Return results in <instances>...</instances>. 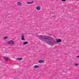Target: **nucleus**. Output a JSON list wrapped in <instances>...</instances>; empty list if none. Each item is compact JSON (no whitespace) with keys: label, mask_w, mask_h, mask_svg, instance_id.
I'll return each instance as SVG.
<instances>
[{"label":"nucleus","mask_w":79,"mask_h":79,"mask_svg":"<svg viewBox=\"0 0 79 79\" xmlns=\"http://www.w3.org/2000/svg\"><path fill=\"white\" fill-rule=\"evenodd\" d=\"M17 5L19 6L21 5V2H18L17 3Z\"/></svg>","instance_id":"nucleus-11"},{"label":"nucleus","mask_w":79,"mask_h":79,"mask_svg":"<svg viewBox=\"0 0 79 79\" xmlns=\"http://www.w3.org/2000/svg\"><path fill=\"white\" fill-rule=\"evenodd\" d=\"M17 60H19V61H20L21 60H23V58H17Z\"/></svg>","instance_id":"nucleus-7"},{"label":"nucleus","mask_w":79,"mask_h":79,"mask_svg":"<svg viewBox=\"0 0 79 79\" xmlns=\"http://www.w3.org/2000/svg\"><path fill=\"white\" fill-rule=\"evenodd\" d=\"M34 1H32L31 2H27V4H32L33 3Z\"/></svg>","instance_id":"nucleus-9"},{"label":"nucleus","mask_w":79,"mask_h":79,"mask_svg":"<svg viewBox=\"0 0 79 79\" xmlns=\"http://www.w3.org/2000/svg\"><path fill=\"white\" fill-rule=\"evenodd\" d=\"M75 66H78V64H75Z\"/></svg>","instance_id":"nucleus-14"},{"label":"nucleus","mask_w":79,"mask_h":79,"mask_svg":"<svg viewBox=\"0 0 79 79\" xmlns=\"http://www.w3.org/2000/svg\"><path fill=\"white\" fill-rule=\"evenodd\" d=\"M8 38V37L6 36L5 37L4 39H6Z\"/></svg>","instance_id":"nucleus-13"},{"label":"nucleus","mask_w":79,"mask_h":79,"mask_svg":"<svg viewBox=\"0 0 79 79\" xmlns=\"http://www.w3.org/2000/svg\"><path fill=\"white\" fill-rule=\"evenodd\" d=\"M8 43L9 44H11V45H12V44H15V43L14 42H13V41L12 40L9 41H8Z\"/></svg>","instance_id":"nucleus-3"},{"label":"nucleus","mask_w":79,"mask_h":79,"mask_svg":"<svg viewBox=\"0 0 79 79\" xmlns=\"http://www.w3.org/2000/svg\"><path fill=\"white\" fill-rule=\"evenodd\" d=\"M38 63H44V61L42 60H40L38 61Z\"/></svg>","instance_id":"nucleus-6"},{"label":"nucleus","mask_w":79,"mask_h":79,"mask_svg":"<svg viewBox=\"0 0 79 79\" xmlns=\"http://www.w3.org/2000/svg\"><path fill=\"white\" fill-rule=\"evenodd\" d=\"M39 68V66L35 65L34 66V68Z\"/></svg>","instance_id":"nucleus-10"},{"label":"nucleus","mask_w":79,"mask_h":79,"mask_svg":"<svg viewBox=\"0 0 79 79\" xmlns=\"http://www.w3.org/2000/svg\"><path fill=\"white\" fill-rule=\"evenodd\" d=\"M24 35L23 33L22 35H21V36H22V40H25V39H24Z\"/></svg>","instance_id":"nucleus-5"},{"label":"nucleus","mask_w":79,"mask_h":79,"mask_svg":"<svg viewBox=\"0 0 79 79\" xmlns=\"http://www.w3.org/2000/svg\"><path fill=\"white\" fill-rule=\"evenodd\" d=\"M50 36L46 35H40L39 36V39L41 40H45L47 44H51V45L53 46L55 45V42L54 41H52V39H49Z\"/></svg>","instance_id":"nucleus-1"},{"label":"nucleus","mask_w":79,"mask_h":79,"mask_svg":"<svg viewBox=\"0 0 79 79\" xmlns=\"http://www.w3.org/2000/svg\"><path fill=\"white\" fill-rule=\"evenodd\" d=\"M62 2H65L66 0H62Z\"/></svg>","instance_id":"nucleus-15"},{"label":"nucleus","mask_w":79,"mask_h":79,"mask_svg":"<svg viewBox=\"0 0 79 79\" xmlns=\"http://www.w3.org/2000/svg\"><path fill=\"white\" fill-rule=\"evenodd\" d=\"M53 17H56V16L55 15H53Z\"/></svg>","instance_id":"nucleus-16"},{"label":"nucleus","mask_w":79,"mask_h":79,"mask_svg":"<svg viewBox=\"0 0 79 79\" xmlns=\"http://www.w3.org/2000/svg\"><path fill=\"white\" fill-rule=\"evenodd\" d=\"M36 9L37 10H40V7L38 6L37 8Z\"/></svg>","instance_id":"nucleus-8"},{"label":"nucleus","mask_w":79,"mask_h":79,"mask_svg":"<svg viewBox=\"0 0 79 79\" xmlns=\"http://www.w3.org/2000/svg\"><path fill=\"white\" fill-rule=\"evenodd\" d=\"M3 60H5V61H8L9 60H10V59L6 57H3Z\"/></svg>","instance_id":"nucleus-4"},{"label":"nucleus","mask_w":79,"mask_h":79,"mask_svg":"<svg viewBox=\"0 0 79 79\" xmlns=\"http://www.w3.org/2000/svg\"><path fill=\"white\" fill-rule=\"evenodd\" d=\"M77 58H79V56H77Z\"/></svg>","instance_id":"nucleus-17"},{"label":"nucleus","mask_w":79,"mask_h":79,"mask_svg":"<svg viewBox=\"0 0 79 79\" xmlns=\"http://www.w3.org/2000/svg\"><path fill=\"white\" fill-rule=\"evenodd\" d=\"M54 41V42H55L54 43V45L56 44V42H57V43H58V42H61V39H56V41H55V40H54V39H52V41Z\"/></svg>","instance_id":"nucleus-2"},{"label":"nucleus","mask_w":79,"mask_h":79,"mask_svg":"<svg viewBox=\"0 0 79 79\" xmlns=\"http://www.w3.org/2000/svg\"><path fill=\"white\" fill-rule=\"evenodd\" d=\"M28 44V42H24L23 43V45H26V44Z\"/></svg>","instance_id":"nucleus-12"}]
</instances>
